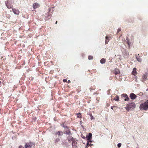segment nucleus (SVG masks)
Listing matches in <instances>:
<instances>
[{
	"instance_id": "f704fd0d",
	"label": "nucleus",
	"mask_w": 148,
	"mask_h": 148,
	"mask_svg": "<svg viewBox=\"0 0 148 148\" xmlns=\"http://www.w3.org/2000/svg\"><path fill=\"white\" fill-rule=\"evenodd\" d=\"M88 145H89V143L88 142L87 143V146H88Z\"/></svg>"
},
{
	"instance_id": "a878e982",
	"label": "nucleus",
	"mask_w": 148,
	"mask_h": 148,
	"mask_svg": "<svg viewBox=\"0 0 148 148\" xmlns=\"http://www.w3.org/2000/svg\"><path fill=\"white\" fill-rule=\"evenodd\" d=\"M121 145V143H119L118 144V147H120Z\"/></svg>"
},
{
	"instance_id": "dca6fc26",
	"label": "nucleus",
	"mask_w": 148,
	"mask_h": 148,
	"mask_svg": "<svg viewBox=\"0 0 148 148\" xmlns=\"http://www.w3.org/2000/svg\"><path fill=\"white\" fill-rule=\"evenodd\" d=\"M77 117L78 118L81 119L82 118V114L81 113L79 112L77 113Z\"/></svg>"
},
{
	"instance_id": "c9c22d12",
	"label": "nucleus",
	"mask_w": 148,
	"mask_h": 148,
	"mask_svg": "<svg viewBox=\"0 0 148 148\" xmlns=\"http://www.w3.org/2000/svg\"><path fill=\"white\" fill-rule=\"evenodd\" d=\"M70 82H71L70 81V80H68V83H70Z\"/></svg>"
},
{
	"instance_id": "c756f323",
	"label": "nucleus",
	"mask_w": 148,
	"mask_h": 148,
	"mask_svg": "<svg viewBox=\"0 0 148 148\" xmlns=\"http://www.w3.org/2000/svg\"><path fill=\"white\" fill-rule=\"evenodd\" d=\"M69 131L66 132V134H69L70 133V131L69 130H68Z\"/></svg>"
},
{
	"instance_id": "72a5a7b5",
	"label": "nucleus",
	"mask_w": 148,
	"mask_h": 148,
	"mask_svg": "<svg viewBox=\"0 0 148 148\" xmlns=\"http://www.w3.org/2000/svg\"><path fill=\"white\" fill-rule=\"evenodd\" d=\"M63 127H64V128L65 127L66 128H68V127H67V126H66L65 127L64 125H63Z\"/></svg>"
},
{
	"instance_id": "9d476101",
	"label": "nucleus",
	"mask_w": 148,
	"mask_h": 148,
	"mask_svg": "<svg viewBox=\"0 0 148 148\" xmlns=\"http://www.w3.org/2000/svg\"><path fill=\"white\" fill-rule=\"evenodd\" d=\"M12 10L13 12L15 14H18L19 13V11L18 9L13 8L12 9Z\"/></svg>"
},
{
	"instance_id": "aec40b11",
	"label": "nucleus",
	"mask_w": 148,
	"mask_h": 148,
	"mask_svg": "<svg viewBox=\"0 0 148 148\" xmlns=\"http://www.w3.org/2000/svg\"><path fill=\"white\" fill-rule=\"evenodd\" d=\"M60 140V139L59 138H56L55 140V143H57Z\"/></svg>"
},
{
	"instance_id": "cd10ccee",
	"label": "nucleus",
	"mask_w": 148,
	"mask_h": 148,
	"mask_svg": "<svg viewBox=\"0 0 148 148\" xmlns=\"http://www.w3.org/2000/svg\"><path fill=\"white\" fill-rule=\"evenodd\" d=\"M121 31V28H119L118 30H117V33H119L120 31Z\"/></svg>"
},
{
	"instance_id": "5701e85b",
	"label": "nucleus",
	"mask_w": 148,
	"mask_h": 148,
	"mask_svg": "<svg viewBox=\"0 0 148 148\" xmlns=\"http://www.w3.org/2000/svg\"><path fill=\"white\" fill-rule=\"evenodd\" d=\"M114 100L116 101H118L119 100L118 96H116V97L114 99Z\"/></svg>"
},
{
	"instance_id": "c85d7f7f",
	"label": "nucleus",
	"mask_w": 148,
	"mask_h": 148,
	"mask_svg": "<svg viewBox=\"0 0 148 148\" xmlns=\"http://www.w3.org/2000/svg\"><path fill=\"white\" fill-rule=\"evenodd\" d=\"M63 82H67V79H64L63 80Z\"/></svg>"
},
{
	"instance_id": "423d86ee",
	"label": "nucleus",
	"mask_w": 148,
	"mask_h": 148,
	"mask_svg": "<svg viewBox=\"0 0 148 148\" xmlns=\"http://www.w3.org/2000/svg\"><path fill=\"white\" fill-rule=\"evenodd\" d=\"M52 17V15L51 14H50L49 13H48L46 14V16L45 18V20L47 21L51 18Z\"/></svg>"
},
{
	"instance_id": "1a4fd4ad",
	"label": "nucleus",
	"mask_w": 148,
	"mask_h": 148,
	"mask_svg": "<svg viewBox=\"0 0 148 148\" xmlns=\"http://www.w3.org/2000/svg\"><path fill=\"white\" fill-rule=\"evenodd\" d=\"M40 5L37 3H34L33 5V7L34 9H35L39 7Z\"/></svg>"
},
{
	"instance_id": "4c0bfd02",
	"label": "nucleus",
	"mask_w": 148,
	"mask_h": 148,
	"mask_svg": "<svg viewBox=\"0 0 148 148\" xmlns=\"http://www.w3.org/2000/svg\"><path fill=\"white\" fill-rule=\"evenodd\" d=\"M88 146H87V145H86V148H87L88 147Z\"/></svg>"
},
{
	"instance_id": "a211bd4d",
	"label": "nucleus",
	"mask_w": 148,
	"mask_h": 148,
	"mask_svg": "<svg viewBox=\"0 0 148 148\" xmlns=\"http://www.w3.org/2000/svg\"><path fill=\"white\" fill-rule=\"evenodd\" d=\"M106 62V60L104 58H102L101 60H100V62L101 64H104V63Z\"/></svg>"
},
{
	"instance_id": "4be33fe9",
	"label": "nucleus",
	"mask_w": 148,
	"mask_h": 148,
	"mask_svg": "<svg viewBox=\"0 0 148 148\" xmlns=\"http://www.w3.org/2000/svg\"><path fill=\"white\" fill-rule=\"evenodd\" d=\"M88 59L89 60H91L93 58V57L92 56H88Z\"/></svg>"
},
{
	"instance_id": "b1692460",
	"label": "nucleus",
	"mask_w": 148,
	"mask_h": 148,
	"mask_svg": "<svg viewBox=\"0 0 148 148\" xmlns=\"http://www.w3.org/2000/svg\"><path fill=\"white\" fill-rule=\"evenodd\" d=\"M134 76L133 77L135 79V80L136 82H137V77L136 76V75H134Z\"/></svg>"
},
{
	"instance_id": "f8f14e48",
	"label": "nucleus",
	"mask_w": 148,
	"mask_h": 148,
	"mask_svg": "<svg viewBox=\"0 0 148 148\" xmlns=\"http://www.w3.org/2000/svg\"><path fill=\"white\" fill-rule=\"evenodd\" d=\"M114 73L115 75L119 74L120 73L119 70V69H115L114 70Z\"/></svg>"
},
{
	"instance_id": "473e14b6",
	"label": "nucleus",
	"mask_w": 148,
	"mask_h": 148,
	"mask_svg": "<svg viewBox=\"0 0 148 148\" xmlns=\"http://www.w3.org/2000/svg\"><path fill=\"white\" fill-rule=\"evenodd\" d=\"M116 106H112L111 107V109H112V110H113V107H115Z\"/></svg>"
},
{
	"instance_id": "ddd939ff",
	"label": "nucleus",
	"mask_w": 148,
	"mask_h": 148,
	"mask_svg": "<svg viewBox=\"0 0 148 148\" xmlns=\"http://www.w3.org/2000/svg\"><path fill=\"white\" fill-rule=\"evenodd\" d=\"M126 39L127 41V45L128 46V49L130 48V46L131 45V43L130 42V40L128 39L127 37L126 38Z\"/></svg>"
},
{
	"instance_id": "f3484780",
	"label": "nucleus",
	"mask_w": 148,
	"mask_h": 148,
	"mask_svg": "<svg viewBox=\"0 0 148 148\" xmlns=\"http://www.w3.org/2000/svg\"><path fill=\"white\" fill-rule=\"evenodd\" d=\"M56 134L60 136L62 135L63 134V132H62V131H58L56 133Z\"/></svg>"
},
{
	"instance_id": "e433bc0d",
	"label": "nucleus",
	"mask_w": 148,
	"mask_h": 148,
	"mask_svg": "<svg viewBox=\"0 0 148 148\" xmlns=\"http://www.w3.org/2000/svg\"><path fill=\"white\" fill-rule=\"evenodd\" d=\"M93 71H94V72H96V70L95 69H93Z\"/></svg>"
},
{
	"instance_id": "58836bf2",
	"label": "nucleus",
	"mask_w": 148,
	"mask_h": 148,
	"mask_svg": "<svg viewBox=\"0 0 148 148\" xmlns=\"http://www.w3.org/2000/svg\"><path fill=\"white\" fill-rule=\"evenodd\" d=\"M57 22H58V21H56V24H57Z\"/></svg>"
},
{
	"instance_id": "7c9ffc66",
	"label": "nucleus",
	"mask_w": 148,
	"mask_h": 148,
	"mask_svg": "<svg viewBox=\"0 0 148 148\" xmlns=\"http://www.w3.org/2000/svg\"><path fill=\"white\" fill-rule=\"evenodd\" d=\"M19 148H25V147H23L21 145H20L19 146Z\"/></svg>"
},
{
	"instance_id": "393cba45",
	"label": "nucleus",
	"mask_w": 148,
	"mask_h": 148,
	"mask_svg": "<svg viewBox=\"0 0 148 148\" xmlns=\"http://www.w3.org/2000/svg\"><path fill=\"white\" fill-rule=\"evenodd\" d=\"M73 138L72 137H68V141L69 142H70L71 141V138Z\"/></svg>"
},
{
	"instance_id": "2eb2a0df",
	"label": "nucleus",
	"mask_w": 148,
	"mask_h": 148,
	"mask_svg": "<svg viewBox=\"0 0 148 148\" xmlns=\"http://www.w3.org/2000/svg\"><path fill=\"white\" fill-rule=\"evenodd\" d=\"M92 134L91 133H89L88 136H86V138L88 140H90L91 139Z\"/></svg>"
},
{
	"instance_id": "20e7f679",
	"label": "nucleus",
	"mask_w": 148,
	"mask_h": 148,
	"mask_svg": "<svg viewBox=\"0 0 148 148\" xmlns=\"http://www.w3.org/2000/svg\"><path fill=\"white\" fill-rule=\"evenodd\" d=\"M33 145H34L32 142H27L25 144L24 146L25 148H31Z\"/></svg>"
},
{
	"instance_id": "2f4dec72",
	"label": "nucleus",
	"mask_w": 148,
	"mask_h": 148,
	"mask_svg": "<svg viewBox=\"0 0 148 148\" xmlns=\"http://www.w3.org/2000/svg\"><path fill=\"white\" fill-rule=\"evenodd\" d=\"M131 37L133 39H132H132H131V41H134V37H133V36H131Z\"/></svg>"
},
{
	"instance_id": "39448f33",
	"label": "nucleus",
	"mask_w": 148,
	"mask_h": 148,
	"mask_svg": "<svg viewBox=\"0 0 148 148\" xmlns=\"http://www.w3.org/2000/svg\"><path fill=\"white\" fill-rule=\"evenodd\" d=\"M127 106H129V108H130V109H133L135 108L136 105L134 103L132 102L127 104Z\"/></svg>"
},
{
	"instance_id": "7ed1b4c3",
	"label": "nucleus",
	"mask_w": 148,
	"mask_h": 148,
	"mask_svg": "<svg viewBox=\"0 0 148 148\" xmlns=\"http://www.w3.org/2000/svg\"><path fill=\"white\" fill-rule=\"evenodd\" d=\"M71 139L72 141V147L73 148H76L77 144V140L73 138H71Z\"/></svg>"
},
{
	"instance_id": "bb28decb",
	"label": "nucleus",
	"mask_w": 148,
	"mask_h": 148,
	"mask_svg": "<svg viewBox=\"0 0 148 148\" xmlns=\"http://www.w3.org/2000/svg\"><path fill=\"white\" fill-rule=\"evenodd\" d=\"M137 60L138 62H140L141 61V60L140 58H137Z\"/></svg>"
},
{
	"instance_id": "412c9836",
	"label": "nucleus",
	"mask_w": 148,
	"mask_h": 148,
	"mask_svg": "<svg viewBox=\"0 0 148 148\" xmlns=\"http://www.w3.org/2000/svg\"><path fill=\"white\" fill-rule=\"evenodd\" d=\"M125 108L126 110L127 111H129V110L130 109V108H129V106H127V105L126 106V107H125Z\"/></svg>"
},
{
	"instance_id": "f257e3e1",
	"label": "nucleus",
	"mask_w": 148,
	"mask_h": 148,
	"mask_svg": "<svg viewBox=\"0 0 148 148\" xmlns=\"http://www.w3.org/2000/svg\"><path fill=\"white\" fill-rule=\"evenodd\" d=\"M140 110H147L148 109V99L145 102L142 103L139 107Z\"/></svg>"
},
{
	"instance_id": "4468645a",
	"label": "nucleus",
	"mask_w": 148,
	"mask_h": 148,
	"mask_svg": "<svg viewBox=\"0 0 148 148\" xmlns=\"http://www.w3.org/2000/svg\"><path fill=\"white\" fill-rule=\"evenodd\" d=\"M110 40V37L108 36H106V40L105 41L106 44H107Z\"/></svg>"
},
{
	"instance_id": "6ab92c4d",
	"label": "nucleus",
	"mask_w": 148,
	"mask_h": 148,
	"mask_svg": "<svg viewBox=\"0 0 148 148\" xmlns=\"http://www.w3.org/2000/svg\"><path fill=\"white\" fill-rule=\"evenodd\" d=\"M143 79L144 81L146 80L147 79V75H144L143 76Z\"/></svg>"
},
{
	"instance_id": "0eeeda50",
	"label": "nucleus",
	"mask_w": 148,
	"mask_h": 148,
	"mask_svg": "<svg viewBox=\"0 0 148 148\" xmlns=\"http://www.w3.org/2000/svg\"><path fill=\"white\" fill-rule=\"evenodd\" d=\"M121 96L124 97V100L125 101H128L130 100V98L126 94H123L121 95Z\"/></svg>"
},
{
	"instance_id": "6e6552de",
	"label": "nucleus",
	"mask_w": 148,
	"mask_h": 148,
	"mask_svg": "<svg viewBox=\"0 0 148 148\" xmlns=\"http://www.w3.org/2000/svg\"><path fill=\"white\" fill-rule=\"evenodd\" d=\"M130 97L131 99L132 100H134L136 98L137 96L134 93H131L130 94Z\"/></svg>"
},
{
	"instance_id": "f03ea898",
	"label": "nucleus",
	"mask_w": 148,
	"mask_h": 148,
	"mask_svg": "<svg viewBox=\"0 0 148 148\" xmlns=\"http://www.w3.org/2000/svg\"><path fill=\"white\" fill-rule=\"evenodd\" d=\"M8 9L12 8L13 7L12 1L11 0H8L5 3Z\"/></svg>"
},
{
	"instance_id": "9b49d317",
	"label": "nucleus",
	"mask_w": 148,
	"mask_h": 148,
	"mask_svg": "<svg viewBox=\"0 0 148 148\" xmlns=\"http://www.w3.org/2000/svg\"><path fill=\"white\" fill-rule=\"evenodd\" d=\"M137 69L136 68H134L133 69V71L132 73V74L133 75H136L138 73L136 71Z\"/></svg>"
}]
</instances>
